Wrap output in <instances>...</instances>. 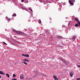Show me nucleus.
Here are the masks:
<instances>
[{"instance_id": "1", "label": "nucleus", "mask_w": 80, "mask_h": 80, "mask_svg": "<svg viewBox=\"0 0 80 80\" xmlns=\"http://www.w3.org/2000/svg\"><path fill=\"white\" fill-rule=\"evenodd\" d=\"M59 59L60 60H62V61L63 62V63H64L65 64H66V65H68V63H69V62H68V61H67V62L65 61L64 60H63V59L62 58H59Z\"/></svg>"}, {"instance_id": "2", "label": "nucleus", "mask_w": 80, "mask_h": 80, "mask_svg": "<svg viewBox=\"0 0 80 80\" xmlns=\"http://www.w3.org/2000/svg\"><path fill=\"white\" fill-rule=\"evenodd\" d=\"M22 55L24 57H29V55L28 54H22Z\"/></svg>"}, {"instance_id": "3", "label": "nucleus", "mask_w": 80, "mask_h": 80, "mask_svg": "<svg viewBox=\"0 0 80 80\" xmlns=\"http://www.w3.org/2000/svg\"><path fill=\"white\" fill-rule=\"evenodd\" d=\"M24 78V76L22 74H21L20 76V78L21 79H23Z\"/></svg>"}, {"instance_id": "4", "label": "nucleus", "mask_w": 80, "mask_h": 80, "mask_svg": "<svg viewBox=\"0 0 80 80\" xmlns=\"http://www.w3.org/2000/svg\"><path fill=\"white\" fill-rule=\"evenodd\" d=\"M53 78H54V79H55L56 80H58V78H57V77L55 76H53Z\"/></svg>"}, {"instance_id": "5", "label": "nucleus", "mask_w": 80, "mask_h": 80, "mask_svg": "<svg viewBox=\"0 0 80 80\" xmlns=\"http://www.w3.org/2000/svg\"><path fill=\"white\" fill-rule=\"evenodd\" d=\"M73 72H71L70 73V75L71 77H73Z\"/></svg>"}, {"instance_id": "6", "label": "nucleus", "mask_w": 80, "mask_h": 80, "mask_svg": "<svg viewBox=\"0 0 80 80\" xmlns=\"http://www.w3.org/2000/svg\"><path fill=\"white\" fill-rule=\"evenodd\" d=\"M75 38H76V37L73 36L72 38V42H73L75 40Z\"/></svg>"}, {"instance_id": "7", "label": "nucleus", "mask_w": 80, "mask_h": 80, "mask_svg": "<svg viewBox=\"0 0 80 80\" xmlns=\"http://www.w3.org/2000/svg\"><path fill=\"white\" fill-rule=\"evenodd\" d=\"M0 74L2 75H5V74L3 73V72L2 71H0Z\"/></svg>"}, {"instance_id": "8", "label": "nucleus", "mask_w": 80, "mask_h": 80, "mask_svg": "<svg viewBox=\"0 0 80 80\" xmlns=\"http://www.w3.org/2000/svg\"><path fill=\"white\" fill-rule=\"evenodd\" d=\"M75 20L77 22L79 20V19H78V18H75Z\"/></svg>"}, {"instance_id": "9", "label": "nucleus", "mask_w": 80, "mask_h": 80, "mask_svg": "<svg viewBox=\"0 0 80 80\" xmlns=\"http://www.w3.org/2000/svg\"><path fill=\"white\" fill-rule=\"evenodd\" d=\"M75 26L76 27H79V24L78 23H76L75 24Z\"/></svg>"}, {"instance_id": "10", "label": "nucleus", "mask_w": 80, "mask_h": 80, "mask_svg": "<svg viewBox=\"0 0 80 80\" xmlns=\"http://www.w3.org/2000/svg\"><path fill=\"white\" fill-rule=\"evenodd\" d=\"M20 35H25V33L23 32H20Z\"/></svg>"}, {"instance_id": "11", "label": "nucleus", "mask_w": 80, "mask_h": 80, "mask_svg": "<svg viewBox=\"0 0 80 80\" xmlns=\"http://www.w3.org/2000/svg\"><path fill=\"white\" fill-rule=\"evenodd\" d=\"M69 2H75V0H70L69 1Z\"/></svg>"}, {"instance_id": "12", "label": "nucleus", "mask_w": 80, "mask_h": 80, "mask_svg": "<svg viewBox=\"0 0 80 80\" xmlns=\"http://www.w3.org/2000/svg\"><path fill=\"white\" fill-rule=\"evenodd\" d=\"M15 32L16 33H18V34H20V32H19L18 31H15Z\"/></svg>"}, {"instance_id": "13", "label": "nucleus", "mask_w": 80, "mask_h": 80, "mask_svg": "<svg viewBox=\"0 0 80 80\" xmlns=\"http://www.w3.org/2000/svg\"><path fill=\"white\" fill-rule=\"evenodd\" d=\"M6 76H7L8 78H9V77H10V75H9V74L8 73L6 74Z\"/></svg>"}, {"instance_id": "14", "label": "nucleus", "mask_w": 80, "mask_h": 80, "mask_svg": "<svg viewBox=\"0 0 80 80\" xmlns=\"http://www.w3.org/2000/svg\"><path fill=\"white\" fill-rule=\"evenodd\" d=\"M69 2V3H70V4H71V5H73V2Z\"/></svg>"}, {"instance_id": "15", "label": "nucleus", "mask_w": 80, "mask_h": 80, "mask_svg": "<svg viewBox=\"0 0 80 80\" xmlns=\"http://www.w3.org/2000/svg\"><path fill=\"white\" fill-rule=\"evenodd\" d=\"M13 78H15L16 77V75H15L14 74H13Z\"/></svg>"}, {"instance_id": "16", "label": "nucleus", "mask_w": 80, "mask_h": 80, "mask_svg": "<svg viewBox=\"0 0 80 80\" xmlns=\"http://www.w3.org/2000/svg\"><path fill=\"white\" fill-rule=\"evenodd\" d=\"M58 38H63L62 37H61V36H59L58 37Z\"/></svg>"}, {"instance_id": "17", "label": "nucleus", "mask_w": 80, "mask_h": 80, "mask_svg": "<svg viewBox=\"0 0 80 80\" xmlns=\"http://www.w3.org/2000/svg\"><path fill=\"white\" fill-rule=\"evenodd\" d=\"M28 59H24V62H27Z\"/></svg>"}, {"instance_id": "18", "label": "nucleus", "mask_w": 80, "mask_h": 80, "mask_svg": "<svg viewBox=\"0 0 80 80\" xmlns=\"http://www.w3.org/2000/svg\"><path fill=\"white\" fill-rule=\"evenodd\" d=\"M39 23H42V21H41V20H40V19L39 20Z\"/></svg>"}, {"instance_id": "19", "label": "nucleus", "mask_w": 80, "mask_h": 80, "mask_svg": "<svg viewBox=\"0 0 80 80\" xmlns=\"http://www.w3.org/2000/svg\"><path fill=\"white\" fill-rule=\"evenodd\" d=\"M77 22L79 23V24L80 26V21L79 20L78 21H77Z\"/></svg>"}, {"instance_id": "20", "label": "nucleus", "mask_w": 80, "mask_h": 80, "mask_svg": "<svg viewBox=\"0 0 80 80\" xmlns=\"http://www.w3.org/2000/svg\"><path fill=\"white\" fill-rule=\"evenodd\" d=\"M23 63H24V64H25V65H28V64H27V63H26L25 62H23Z\"/></svg>"}, {"instance_id": "21", "label": "nucleus", "mask_w": 80, "mask_h": 80, "mask_svg": "<svg viewBox=\"0 0 80 80\" xmlns=\"http://www.w3.org/2000/svg\"><path fill=\"white\" fill-rule=\"evenodd\" d=\"M29 10L30 11H31V12H33V11H32V9H30V8L29 9Z\"/></svg>"}, {"instance_id": "22", "label": "nucleus", "mask_w": 80, "mask_h": 80, "mask_svg": "<svg viewBox=\"0 0 80 80\" xmlns=\"http://www.w3.org/2000/svg\"><path fill=\"white\" fill-rule=\"evenodd\" d=\"M42 76H44V77H45V76H47L46 75H45V74H42Z\"/></svg>"}, {"instance_id": "23", "label": "nucleus", "mask_w": 80, "mask_h": 80, "mask_svg": "<svg viewBox=\"0 0 80 80\" xmlns=\"http://www.w3.org/2000/svg\"><path fill=\"white\" fill-rule=\"evenodd\" d=\"M12 80H17L15 78H13V79H12Z\"/></svg>"}, {"instance_id": "24", "label": "nucleus", "mask_w": 80, "mask_h": 80, "mask_svg": "<svg viewBox=\"0 0 80 80\" xmlns=\"http://www.w3.org/2000/svg\"><path fill=\"white\" fill-rule=\"evenodd\" d=\"M3 43H4V44H5V45H7V43L5 42H3Z\"/></svg>"}, {"instance_id": "25", "label": "nucleus", "mask_w": 80, "mask_h": 80, "mask_svg": "<svg viewBox=\"0 0 80 80\" xmlns=\"http://www.w3.org/2000/svg\"><path fill=\"white\" fill-rule=\"evenodd\" d=\"M12 30H13V31L14 32H15V31H16L15 30L13 29V28H12Z\"/></svg>"}, {"instance_id": "26", "label": "nucleus", "mask_w": 80, "mask_h": 80, "mask_svg": "<svg viewBox=\"0 0 80 80\" xmlns=\"http://www.w3.org/2000/svg\"><path fill=\"white\" fill-rule=\"evenodd\" d=\"M27 62H30V60L28 59V60H27Z\"/></svg>"}, {"instance_id": "27", "label": "nucleus", "mask_w": 80, "mask_h": 80, "mask_svg": "<svg viewBox=\"0 0 80 80\" xmlns=\"http://www.w3.org/2000/svg\"><path fill=\"white\" fill-rule=\"evenodd\" d=\"M27 62H30V60L28 59V60H27Z\"/></svg>"}, {"instance_id": "28", "label": "nucleus", "mask_w": 80, "mask_h": 80, "mask_svg": "<svg viewBox=\"0 0 80 80\" xmlns=\"http://www.w3.org/2000/svg\"><path fill=\"white\" fill-rule=\"evenodd\" d=\"M77 80H80V78H77Z\"/></svg>"}, {"instance_id": "29", "label": "nucleus", "mask_w": 80, "mask_h": 80, "mask_svg": "<svg viewBox=\"0 0 80 80\" xmlns=\"http://www.w3.org/2000/svg\"><path fill=\"white\" fill-rule=\"evenodd\" d=\"M24 2V0H21L22 2Z\"/></svg>"}, {"instance_id": "30", "label": "nucleus", "mask_w": 80, "mask_h": 80, "mask_svg": "<svg viewBox=\"0 0 80 80\" xmlns=\"http://www.w3.org/2000/svg\"><path fill=\"white\" fill-rule=\"evenodd\" d=\"M48 32V30H46V33H47V32Z\"/></svg>"}, {"instance_id": "31", "label": "nucleus", "mask_w": 80, "mask_h": 80, "mask_svg": "<svg viewBox=\"0 0 80 80\" xmlns=\"http://www.w3.org/2000/svg\"><path fill=\"white\" fill-rule=\"evenodd\" d=\"M77 67H78V68H80V65H78L77 66Z\"/></svg>"}, {"instance_id": "32", "label": "nucleus", "mask_w": 80, "mask_h": 80, "mask_svg": "<svg viewBox=\"0 0 80 80\" xmlns=\"http://www.w3.org/2000/svg\"><path fill=\"white\" fill-rule=\"evenodd\" d=\"M14 16L15 17L17 15L15 13H14Z\"/></svg>"}, {"instance_id": "33", "label": "nucleus", "mask_w": 80, "mask_h": 80, "mask_svg": "<svg viewBox=\"0 0 80 80\" xmlns=\"http://www.w3.org/2000/svg\"><path fill=\"white\" fill-rule=\"evenodd\" d=\"M8 20H10V18H9L8 19Z\"/></svg>"}, {"instance_id": "34", "label": "nucleus", "mask_w": 80, "mask_h": 80, "mask_svg": "<svg viewBox=\"0 0 80 80\" xmlns=\"http://www.w3.org/2000/svg\"><path fill=\"white\" fill-rule=\"evenodd\" d=\"M1 77H1V76H0V78H1Z\"/></svg>"}, {"instance_id": "35", "label": "nucleus", "mask_w": 80, "mask_h": 80, "mask_svg": "<svg viewBox=\"0 0 80 80\" xmlns=\"http://www.w3.org/2000/svg\"><path fill=\"white\" fill-rule=\"evenodd\" d=\"M12 17H14V15H12Z\"/></svg>"}, {"instance_id": "36", "label": "nucleus", "mask_w": 80, "mask_h": 80, "mask_svg": "<svg viewBox=\"0 0 80 80\" xmlns=\"http://www.w3.org/2000/svg\"><path fill=\"white\" fill-rule=\"evenodd\" d=\"M13 44L14 45H15V44H14V43H13Z\"/></svg>"}, {"instance_id": "37", "label": "nucleus", "mask_w": 80, "mask_h": 80, "mask_svg": "<svg viewBox=\"0 0 80 80\" xmlns=\"http://www.w3.org/2000/svg\"><path fill=\"white\" fill-rule=\"evenodd\" d=\"M50 20H52V19L50 18Z\"/></svg>"}, {"instance_id": "38", "label": "nucleus", "mask_w": 80, "mask_h": 80, "mask_svg": "<svg viewBox=\"0 0 80 80\" xmlns=\"http://www.w3.org/2000/svg\"><path fill=\"white\" fill-rule=\"evenodd\" d=\"M34 72H35V71H34Z\"/></svg>"}]
</instances>
